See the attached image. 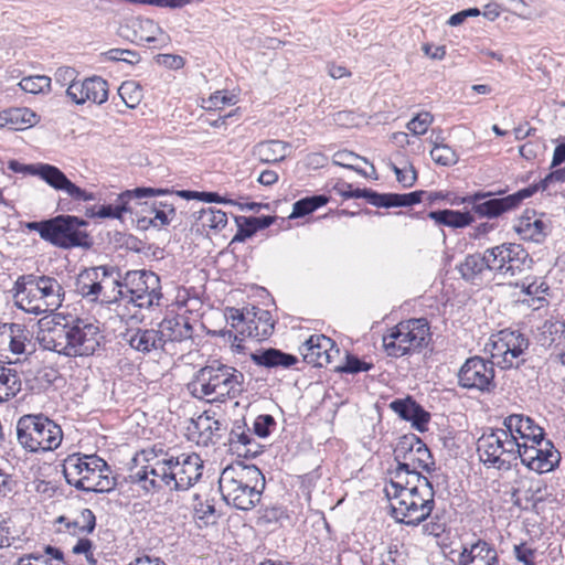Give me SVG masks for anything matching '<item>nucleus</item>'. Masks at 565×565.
Returning <instances> with one entry per match:
<instances>
[{"label": "nucleus", "instance_id": "nucleus-12", "mask_svg": "<svg viewBox=\"0 0 565 565\" xmlns=\"http://www.w3.org/2000/svg\"><path fill=\"white\" fill-rule=\"evenodd\" d=\"M118 277L114 267L97 266L84 269L77 276L76 291L90 301L114 302L116 301Z\"/></svg>", "mask_w": 565, "mask_h": 565}, {"label": "nucleus", "instance_id": "nucleus-53", "mask_svg": "<svg viewBox=\"0 0 565 565\" xmlns=\"http://www.w3.org/2000/svg\"><path fill=\"white\" fill-rule=\"evenodd\" d=\"M434 121V116L429 111L418 113L407 122V129L415 136H422L427 132Z\"/></svg>", "mask_w": 565, "mask_h": 565}, {"label": "nucleus", "instance_id": "nucleus-47", "mask_svg": "<svg viewBox=\"0 0 565 565\" xmlns=\"http://www.w3.org/2000/svg\"><path fill=\"white\" fill-rule=\"evenodd\" d=\"M519 234L523 239L541 243L546 236V225L542 220L521 222L518 227Z\"/></svg>", "mask_w": 565, "mask_h": 565}, {"label": "nucleus", "instance_id": "nucleus-44", "mask_svg": "<svg viewBox=\"0 0 565 565\" xmlns=\"http://www.w3.org/2000/svg\"><path fill=\"white\" fill-rule=\"evenodd\" d=\"M230 445L239 451V447L243 446L246 449L244 450V456L256 455L257 450H252L249 446L253 445L254 438L253 435L246 429L245 425H236L230 433L228 438Z\"/></svg>", "mask_w": 565, "mask_h": 565}, {"label": "nucleus", "instance_id": "nucleus-29", "mask_svg": "<svg viewBox=\"0 0 565 565\" xmlns=\"http://www.w3.org/2000/svg\"><path fill=\"white\" fill-rule=\"evenodd\" d=\"M390 407L405 420L412 422V425L418 431H426L430 415L412 397L395 399Z\"/></svg>", "mask_w": 565, "mask_h": 565}, {"label": "nucleus", "instance_id": "nucleus-7", "mask_svg": "<svg viewBox=\"0 0 565 565\" xmlns=\"http://www.w3.org/2000/svg\"><path fill=\"white\" fill-rule=\"evenodd\" d=\"M19 444L30 452L56 449L63 440L62 428L42 414H28L17 423Z\"/></svg>", "mask_w": 565, "mask_h": 565}, {"label": "nucleus", "instance_id": "nucleus-36", "mask_svg": "<svg viewBox=\"0 0 565 565\" xmlns=\"http://www.w3.org/2000/svg\"><path fill=\"white\" fill-rule=\"evenodd\" d=\"M490 257H488V249L483 254H470L466 256L465 260L458 266V270L462 278L466 280H473L484 269L490 270Z\"/></svg>", "mask_w": 565, "mask_h": 565}, {"label": "nucleus", "instance_id": "nucleus-40", "mask_svg": "<svg viewBox=\"0 0 565 565\" xmlns=\"http://www.w3.org/2000/svg\"><path fill=\"white\" fill-rule=\"evenodd\" d=\"M63 563V553L55 547L46 546L45 555L31 553L21 556L15 565H61Z\"/></svg>", "mask_w": 565, "mask_h": 565}, {"label": "nucleus", "instance_id": "nucleus-15", "mask_svg": "<svg viewBox=\"0 0 565 565\" xmlns=\"http://www.w3.org/2000/svg\"><path fill=\"white\" fill-rule=\"evenodd\" d=\"M490 271L504 277H514L531 268L532 258L524 247L515 243H504L488 248Z\"/></svg>", "mask_w": 565, "mask_h": 565}, {"label": "nucleus", "instance_id": "nucleus-43", "mask_svg": "<svg viewBox=\"0 0 565 565\" xmlns=\"http://www.w3.org/2000/svg\"><path fill=\"white\" fill-rule=\"evenodd\" d=\"M328 198L326 195H313L303 198L294 203L292 212L289 215L290 218L303 217L317 209L326 205L328 203Z\"/></svg>", "mask_w": 565, "mask_h": 565}, {"label": "nucleus", "instance_id": "nucleus-19", "mask_svg": "<svg viewBox=\"0 0 565 565\" xmlns=\"http://www.w3.org/2000/svg\"><path fill=\"white\" fill-rule=\"evenodd\" d=\"M303 361L316 367H323L332 363L340 351L332 339L324 334H312L299 348Z\"/></svg>", "mask_w": 565, "mask_h": 565}, {"label": "nucleus", "instance_id": "nucleus-23", "mask_svg": "<svg viewBox=\"0 0 565 565\" xmlns=\"http://www.w3.org/2000/svg\"><path fill=\"white\" fill-rule=\"evenodd\" d=\"M122 338L132 350L142 354L163 350V340L157 329H128Z\"/></svg>", "mask_w": 565, "mask_h": 565}, {"label": "nucleus", "instance_id": "nucleus-21", "mask_svg": "<svg viewBox=\"0 0 565 565\" xmlns=\"http://www.w3.org/2000/svg\"><path fill=\"white\" fill-rule=\"evenodd\" d=\"M168 191L153 188H137L132 191H126L118 196V203L113 205H102L97 210L90 207L86 210V216L99 218H120L124 212H132V207L128 206V200L142 199L154 195H166Z\"/></svg>", "mask_w": 565, "mask_h": 565}, {"label": "nucleus", "instance_id": "nucleus-24", "mask_svg": "<svg viewBox=\"0 0 565 565\" xmlns=\"http://www.w3.org/2000/svg\"><path fill=\"white\" fill-rule=\"evenodd\" d=\"M93 458L96 455H82L79 452L68 455L63 461V475L66 482L77 489L81 481H85L94 468Z\"/></svg>", "mask_w": 565, "mask_h": 565}, {"label": "nucleus", "instance_id": "nucleus-16", "mask_svg": "<svg viewBox=\"0 0 565 565\" xmlns=\"http://www.w3.org/2000/svg\"><path fill=\"white\" fill-rule=\"evenodd\" d=\"M494 362L481 356L468 359L458 372V384L467 390L490 393L495 388Z\"/></svg>", "mask_w": 565, "mask_h": 565}, {"label": "nucleus", "instance_id": "nucleus-46", "mask_svg": "<svg viewBox=\"0 0 565 565\" xmlns=\"http://www.w3.org/2000/svg\"><path fill=\"white\" fill-rule=\"evenodd\" d=\"M565 332V323L558 320H547L541 328L540 341L542 345H552L562 340Z\"/></svg>", "mask_w": 565, "mask_h": 565}, {"label": "nucleus", "instance_id": "nucleus-6", "mask_svg": "<svg viewBox=\"0 0 565 565\" xmlns=\"http://www.w3.org/2000/svg\"><path fill=\"white\" fill-rule=\"evenodd\" d=\"M65 298L62 284L52 276L25 275L15 282V303L35 316L57 310Z\"/></svg>", "mask_w": 565, "mask_h": 565}, {"label": "nucleus", "instance_id": "nucleus-60", "mask_svg": "<svg viewBox=\"0 0 565 565\" xmlns=\"http://www.w3.org/2000/svg\"><path fill=\"white\" fill-rule=\"evenodd\" d=\"M356 198L366 199L367 202L376 207H388V193H377L371 189H363L355 193Z\"/></svg>", "mask_w": 565, "mask_h": 565}, {"label": "nucleus", "instance_id": "nucleus-10", "mask_svg": "<svg viewBox=\"0 0 565 565\" xmlns=\"http://www.w3.org/2000/svg\"><path fill=\"white\" fill-rule=\"evenodd\" d=\"M521 444L507 433L505 428L484 431L477 440L479 459L489 468L509 470L519 458Z\"/></svg>", "mask_w": 565, "mask_h": 565}, {"label": "nucleus", "instance_id": "nucleus-49", "mask_svg": "<svg viewBox=\"0 0 565 565\" xmlns=\"http://www.w3.org/2000/svg\"><path fill=\"white\" fill-rule=\"evenodd\" d=\"M118 94L129 108H135L142 98V89L136 81L124 82L118 88Z\"/></svg>", "mask_w": 565, "mask_h": 565}, {"label": "nucleus", "instance_id": "nucleus-42", "mask_svg": "<svg viewBox=\"0 0 565 565\" xmlns=\"http://www.w3.org/2000/svg\"><path fill=\"white\" fill-rule=\"evenodd\" d=\"M254 312V319L250 320V323L253 326H249V334L254 332L255 337H268L273 333L274 330V320L271 318V315L268 310L264 309H256Z\"/></svg>", "mask_w": 565, "mask_h": 565}, {"label": "nucleus", "instance_id": "nucleus-51", "mask_svg": "<svg viewBox=\"0 0 565 565\" xmlns=\"http://www.w3.org/2000/svg\"><path fill=\"white\" fill-rule=\"evenodd\" d=\"M95 525L96 518L90 509H83L72 522L67 523V527L73 529L75 533L76 530L79 533H92Z\"/></svg>", "mask_w": 565, "mask_h": 565}, {"label": "nucleus", "instance_id": "nucleus-61", "mask_svg": "<svg viewBox=\"0 0 565 565\" xmlns=\"http://www.w3.org/2000/svg\"><path fill=\"white\" fill-rule=\"evenodd\" d=\"M536 550L527 546L525 543L514 545L515 558L524 565H535Z\"/></svg>", "mask_w": 565, "mask_h": 565}, {"label": "nucleus", "instance_id": "nucleus-30", "mask_svg": "<svg viewBox=\"0 0 565 565\" xmlns=\"http://www.w3.org/2000/svg\"><path fill=\"white\" fill-rule=\"evenodd\" d=\"M459 565H499L498 552L486 541L478 540L470 547H463Z\"/></svg>", "mask_w": 565, "mask_h": 565}, {"label": "nucleus", "instance_id": "nucleus-63", "mask_svg": "<svg viewBox=\"0 0 565 565\" xmlns=\"http://www.w3.org/2000/svg\"><path fill=\"white\" fill-rule=\"evenodd\" d=\"M522 290L525 295L533 297V299H536L539 302L543 301L544 298L542 297L543 294H546L548 290V287L545 282L541 281H533L531 284H522Z\"/></svg>", "mask_w": 565, "mask_h": 565}, {"label": "nucleus", "instance_id": "nucleus-41", "mask_svg": "<svg viewBox=\"0 0 565 565\" xmlns=\"http://www.w3.org/2000/svg\"><path fill=\"white\" fill-rule=\"evenodd\" d=\"M196 221L203 228L218 232L227 225V215L222 210L206 207L199 211Z\"/></svg>", "mask_w": 565, "mask_h": 565}, {"label": "nucleus", "instance_id": "nucleus-57", "mask_svg": "<svg viewBox=\"0 0 565 565\" xmlns=\"http://www.w3.org/2000/svg\"><path fill=\"white\" fill-rule=\"evenodd\" d=\"M373 367L372 363L364 362L355 355H347L345 364L341 367H337L339 371L350 374H356L359 372H366Z\"/></svg>", "mask_w": 565, "mask_h": 565}, {"label": "nucleus", "instance_id": "nucleus-58", "mask_svg": "<svg viewBox=\"0 0 565 565\" xmlns=\"http://www.w3.org/2000/svg\"><path fill=\"white\" fill-rule=\"evenodd\" d=\"M392 169L396 175L397 181L404 188H412L415 184L417 180V172L412 164L403 169L396 167L395 164H392Z\"/></svg>", "mask_w": 565, "mask_h": 565}, {"label": "nucleus", "instance_id": "nucleus-4", "mask_svg": "<svg viewBox=\"0 0 565 565\" xmlns=\"http://www.w3.org/2000/svg\"><path fill=\"white\" fill-rule=\"evenodd\" d=\"M265 483V477L256 466L242 462L227 466L218 479L224 501L243 511L252 510L260 502Z\"/></svg>", "mask_w": 565, "mask_h": 565}, {"label": "nucleus", "instance_id": "nucleus-13", "mask_svg": "<svg viewBox=\"0 0 565 565\" xmlns=\"http://www.w3.org/2000/svg\"><path fill=\"white\" fill-rule=\"evenodd\" d=\"M9 169L18 173H28L40 177L50 186L65 192L74 201H95L96 195L73 183L57 167L49 163L23 164L15 160L9 162Z\"/></svg>", "mask_w": 565, "mask_h": 565}, {"label": "nucleus", "instance_id": "nucleus-33", "mask_svg": "<svg viewBox=\"0 0 565 565\" xmlns=\"http://www.w3.org/2000/svg\"><path fill=\"white\" fill-rule=\"evenodd\" d=\"M434 461L431 454L426 445L422 449H414L412 455L405 458L402 463L397 465L395 469L390 470V477L393 480L399 473L422 475L419 470L429 471Z\"/></svg>", "mask_w": 565, "mask_h": 565}, {"label": "nucleus", "instance_id": "nucleus-52", "mask_svg": "<svg viewBox=\"0 0 565 565\" xmlns=\"http://www.w3.org/2000/svg\"><path fill=\"white\" fill-rule=\"evenodd\" d=\"M358 160H362L364 162H367V160L365 158H362V157H360V156H358L354 152L349 151V150L337 151L333 154V157H332L333 164L340 166V167H343V168H347V169H350V170H354L358 173L365 175V172L363 170L358 169L355 167L354 163Z\"/></svg>", "mask_w": 565, "mask_h": 565}, {"label": "nucleus", "instance_id": "nucleus-38", "mask_svg": "<svg viewBox=\"0 0 565 565\" xmlns=\"http://www.w3.org/2000/svg\"><path fill=\"white\" fill-rule=\"evenodd\" d=\"M428 217L439 225L452 228H462L473 222V217L470 213L454 210L433 211L429 212Z\"/></svg>", "mask_w": 565, "mask_h": 565}, {"label": "nucleus", "instance_id": "nucleus-25", "mask_svg": "<svg viewBox=\"0 0 565 565\" xmlns=\"http://www.w3.org/2000/svg\"><path fill=\"white\" fill-rule=\"evenodd\" d=\"M157 330L163 340V348L169 342L191 340L193 334V327L189 319L181 315L164 318Z\"/></svg>", "mask_w": 565, "mask_h": 565}, {"label": "nucleus", "instance_id": "nucleus-14", "mask_svg": "<svg viewBox=\"0 0 565 565\" xmlns=\"http://www.w3.org/2000/svg\"><path fill=\"white\" fill-rule=\"evenodd\" d=\"M530 345L529 339L518 330H501L491 341V358L501 369L519 367Z\"/></svg>", "mask_w": 565, "mask_h": 565}, {"label": "nucleus", "instance_id": "nucleus-18", "mask_svg": "<svg viewBox=\"0 0 565 565\" xmlns=\"http://www.w3.org/2000/svg\"><path fill=\"white\" fill-rule=\"evenodd\" d=\"M521 462L537 473H546L554 470L561 460L558 450L548 439H541L535 444H521Z\"/></svg>", "mask_w": 565, "mask_h": 565}, {"label": "nucleus", "instance_id": "nucleus-64", "mask_svg": "<svg viewBox=\"0 0 565 565\" xmlns=\"http://www.w3.org/2000/svg\"><path fill=\"white\" fill-rule=\"evenodd\" d=\"M207 103V108H222L225 105L234 104V96L227 95L226 92L217 90L210 96Z\"/></svg>", "mask_w": 565, "mask_h": 565}, {"label": "nucleus", "instance_id": "nucleus-32", "mask_svg": "<svg viewBox=\"0 0 565 565\" xmlns=\"http://www.w3.org/2000/svg\"><path fill=\"white\" fill-rule=\"evenodd\" d=\"M291 149L289 142L270 139L257 142L252 149V154L262 163H277L284 161Z\"/></svg>", "mask_w": 565, "mask_h": 565}, {"label": "nucleus", "instance_id": "nucleus-1", "mask_svg": "<svg viewBox=\"0 0 565 565\" xmlns=\"http://www.w3.org/2000/svg\"><path fill=\"white\" fill-rule=\"evenodd\" d=\"M143 465L130 470L129 479L147 492L162 489L184 491L193 487L202 477L203 460L195 452H173L153 450L147 452Z\"/></svg>", "mask_w": 565, "mask_h": 565}, {"label": "nucleus", "instance_id": "nucleus-35", "mask_svg": "<svg viewBox=\"0 0 565 565\" xmlns=\"http://www.w3.org/2000/svg\"><path fill=\"white\" fill-rule=\"evenodd\" d=\"M38 121V116L29 108H11L0 113V128L8 127L11 130H23L32 127Z\"/></svg>", "mask_w": 565, "mask_h": 565}, {"label": "nucleus", "instance_id": "nucleus-22", "mask_svg": "<svg viewBox=\"0 0 565 565\" xmlns=\"http://www.w3.org/2000/svg\"><path fill=\"white\" fill-rule=\"evenodd\" d=\"M503 426L508 434L513 436L518 444L527 441L535 444L544 438V429L535 424L529 416L512 414L504 418Z\"/></svg>", "mask_w": 565, "mask_h": 565}, {"label": "nucleus", "instance_id": "nucleus-55", "mask_svg": "<svg viewBox=\"0 0 565 565\" xmlns=\"http://www.w3.org/2000/svg\"><path fill=\"white\" fill-rule=\"evenodd\" d=\"M422 531L425 535L439 537L443 533H445L447 524L439 515L429 516L426 521L423 522Z\"/></svg>", "mask_w": 565, "mask_h": 565}, {"label": "nucleus", "instance_id": "nucleus-20", "mask_svg": "<svg viewBox=\"0 0 565 565\" xmlns=\"http://www.w3.org/2000/svg\"><path fill=\"white\" fill-rule=\"evenodd\" d=\"M66 96L76 105L86 102L102 105L108 99V83L100 76H92L67 87Z\"/></svg>", "mask_w": 565, "mask_h": 565}, {"label": "nucleus", "instance_id": "nucleus-28", "mask_svg": "<svg viewBox=\"0 0 565 565\" xmlns=\"http://www.w3.org/2000/svg\"><path fill=\"white\" fill-rule=\"evenodd\" d=\"M93 471L85 481H81L78 490L86 492H108L115 487L114 478L110 477V467L103 458H93Z\"/></svg>", "mask_w": 565, "mask_h": 565}, {"label": "nucleus", "instance_id": "nucleus-9", "mask_svg": "<svg viewBox=\"0 0 565 565\" xmlns=\"http://www.w3.org/2000/svg\"><path fill=\"white\" fill-rule=\"evenodd\" d=\"M87 222L73 215H57L41 222H28L25 227L38 232L40 237L61 248L86 245L88 235L81 230Z\"/></svg>", "mask_w": 565, "mask_h": 565}, {"label": "nucleus", "instance_id": "nucleus-8", "mask_svg": "<svg viewBox=\"0 0 565 565\" xmlns=\"http://www.w3.org/2000/svg\"><path fill=\"white\" fill-rule=\"evenodd\" d=\"M161 298L160 278L152 271L131 270L126 273L122 281L118 280L116 301L121 300L140 309H150L160 306Z\"/></svg>", "mask_w": 565, "mask_h": 565}, {"label": "nucleus", "instance_id": "nucleus-17", "mask_svg": "<svg viewBox=\"0 0 565 565\" xmlns=\"http://www.w3.org/2000/svg\"><path fill=\"white\" fill-rule=\"evenodd\" d=\"M533 195V189H521L518 192L504 198L489 199L491 192L476 193L468 199L472 204V211L482 217H498L503 213L516 209L525 199Z\"/></svg>", "mask_w": 565, "mask_h": 565}, {"label": "nucleus", "instance_id": "nucleus-31", "mask_svg": "<svg viewBox=\"0 0 565 565\" xmlns=\"http://www.w3.org/2000/svg\"><path fill=\"white\" fill-rule=\"evenodd\" d=\"M170 198L162 201H153L151 204L145 202L141 212L145 213L140 222H148V224L154 227H161L169 225L175 217L174 204Z\"/></svg>", "mask_w": 565, "mask_h": 565}, {"label": "nucleus", "instance_id": "nucleus-62", "mask_svg": "<svg viewBox=\"0 0 565 565\" xmlns=\"http://www.w3.org/2000/svg\"><path fill=\"white\" fill-rule=\"evenodd\" d=\"M275 419L270 415H260L254 423V431L259 437H267L270 434V428L275 426Z\"/></svg>", "mask_w": 565, "mask_h": 565}, {"label": "nucleus", "instance_id": "nucleus-2", "mask_svg": "<svg viewBox=\"0 0 565 565\" xmlns=\"http://www.w3.org/2000/svg\"><path fill=\"white\" fill-rule=\"evenodd\" d=\"M391 515L407 526L426 521L435 507V492L429 479L423 475L399 473L385 487Z\"/></svg>", "mask_w": 565, "mask_h": 565}, {"label": "nucleus", "instance_id": "nucleus-26", "mask_svg": "<svg viewBox=\"0 0 565 565\" xmlns=\"http://www.w3.org/2000/svg\"><path fill=\"white\" fill-rule=\"evenodd\" d=\"M30 342V332L20 323H0V351L7 349L13 354H22Z\"/></svg>", "mask_w": 565, "mask_h": 565}, {"label": "nucleus", "instance_id": "nucleus-37", "mask_svg": "<svg viewBox=\"0 0 565 565\" xmlns=\"http://www.w3.org/2000/svg\"><path fill=\"white\" fill-rule=\"evenodd\" d=\"M274 222V217L271 216H262V217H245L239 216L236 217V223L238 225L237 233L233 237V242H243L246 238L254 235L258 230L266 228L270 226Z\"/></svg>", "mask_w": 565, "mask_h": 565}, {"label": "nucleus", "instance_id": "nucleus-11", "mask_svg": "<svg viewBox=\"0 0 565 565\" xmlns=\"http://www.w3.org/2000/svg\"><path fill=\"white\" fill-rule=\"evenodd\" d=\"M430 339L426 319L402 321L383 335V347L388 356L401 358L427 345Z\"/></svg>", "mask_w": 565, "mask_h": 565}, {"label": "nucleus", "instance_id": "nucleus-3", "mask_svg": "<svg viewBox=\"0 0 565 565\" xmlns=\"http://www.w3.org/2000/svg\"><path fill=\"white\" fill-rule=\"evenodd\" d=\"M103 338L98 323L84 319H76L72 324L41 320L36 333L42 349L71 358L93 355Z\"/></svg>", "mask_w": 565, "mask_h": 565}, {"label": "nucleus", "instance_id": "nucleus-39", "mask_svg": "<svg viewBox=\"0 0 565 565\" xmlns=\"http://www.w3.org/2000/svg\"><path fill=\"white\" fill-rule=\"evenodd\" d=\"M21 377L17 370L0 366V403L14 397L21 391Z\"/></svg>", "mask_w": 565, "mask_h": 565}, {"label": "nucleus", "instance_id": "nucleus-54", "mask_svg": "<svg viewBox=\"0 0 565 565\" xmlns=\"http://www.w3.org/2000/svg\"><path fill=\"white\" fill-rule=\"evenodd\" d=\"M103 56L113 62H125L128 64H136L140 61V55L136 51L124 49H111L103 53Z\"/></svg>", "mask_w": 565, "mask_h": 565}, {"label": "nucleus", "instance_id": "nucleus-56", "mask_svg": "<svg viewBox=\"0 0 565 565\" xmlns=\"http://www.w3.org/2000/svg\"><path fill=\"white\" fill-rule=\"evenodd\" d=\"M558 182L563 183L565 182V168L556 169L552 172H550L544 179H542L539 183L532 184L527 186L526 189H533V195L537 191H546L551 183Z\"/></svg>", "mask_w": 565, "mask_h": 565}, {"label": "nucleus", "instance_id": "nucleus-45", "mask_svg": "<svg viewBox=\"0 0 565 565\" xmlns=\"http://www.w3.org/2000/svg\"><path fill=\"white\" fill-rule=\"evenodd\" d=\"M424 445L425 444L414 434L402 436L394 448V459L396 463H402L406 457L412 455L414 449H422Z\"/></svg>", "mask_w": 565, "mask_h": 565}, {"label": "nucleus", "instance_id": "nucleus-5", "mask_svg": "<svg viewBox=\"0 0 565 565\" xmlns=\"http://www.w3.org/2000/svg\"><path fill=\"white\" fill-rule=\"evenodd\" d=\"M191 394L207 402L236 398L244 391V374L233 366L214 360L201 367L188 385Z\"/></svg>", "mask_w": 565, "mask_h": 565}, {"label": "nucleus", "instance_id": "nucleus-59", "mask_svg": "<svg viewBox=\"0 0 565 565\" xmlns=\"http://www.w3.org/2000/svg\"><path fill=\"white\" fill-rule=\"evenodd\" d=\"M77 71L74 67L71 66H61L58 67L54 73V81L56 84H60L61 86H67L78 83L77 78Z\"/></svg>", "mask_w": 565, "mask_h": 565}, {"label": "nucleus", "instance_id": "nucleus-27", "mask_svg": "<svg viewBox=\"0 0 565 565\" xmlns=\"http://www.w3.org/2000/svg\"><path fill=\"white\" fill-rule=\"evenodd\" d=\"M221 426L217 419L204 413L188 427L190 439L205 447L215 444L220 438Z\"/></svg>", "mask_w": 565, "mask_h": 565}, {"label": "nucleus", "instance_id": "nucleus-34", "mask_svg": "<svg viewBox=\"0 0 565 565\" xmlns=\"http://www.w3.org/2000/svg\"><path fill=\"white\" fill-rule=\"evenodd\" d=\"M252 361L260 366H265L268 369L273 367H284L289 369L294 366L296 363H298V358L285 353L278 349H265L257 351L250 355Z\"/></svg>", "mask_w": 565, "mask_h": 565}, {"label": "nucleus", "instance_id": "nucleus-48", "mask_svg": "<svg viewBox=\"0 0 565 565\" xmlns=\"http://www.w3.org/2000/svg\"><path fill=\"white\" fill-rule=\"evenodd\" d=\"M52 79L45 75H34L23 77L19 86L22 90L31 94L49 93L51 90Z\"/></svg>", "mask_w": 565, "mask_h": 565}, {"label": "nucleus", "instance_id": "nucleus-50", "mask_svg": "<svg viewBox=\"0 0 565 565\" xmlns=\"http://www.w3.org/2000/svg\"><path fill=\"white\" fill-rule=\"evenodd\" d=\"M430 157L436 164L444 167L455 166L459 160L457 152L446 143L433 147Z\"/></svg>", "mask_w": 565, "mask_h": 565}]
</instances>
